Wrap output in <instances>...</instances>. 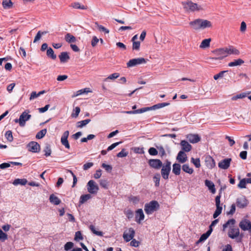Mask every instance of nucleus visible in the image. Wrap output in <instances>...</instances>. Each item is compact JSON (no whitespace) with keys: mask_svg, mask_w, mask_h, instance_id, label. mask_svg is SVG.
<instances>
[{"mask_svg":"<svg viewBox=\"0 0 251 251\" xmlns=\"http://www.w3.org/2000/svg\"><path fill=\"white\" fill-rule=\"evenodd\" d=\"M191 27L195 30H200L211 27L212 26L210 21L203 19H196L189 23Z\"/></svg>","mask_w":251,"mask_h":251,"instance_id":"nucleus-1","label":"nucleus"},{"mask_svg":"<svg viewBox=\"0 0 251 251\" xmlns=\"http://www.w3.org/2000/svg\"><path fill=\"white\" fill-rule=\"evenodd\" d=\"M215 55L214 57H209L208 59L210 60H222L227 56L226 48H220L216 50L213 51Z\"/></svg>","mask_w":251,"mask_h":251,"instance_id":"nucleus-2","label":"nucleus"},{"mask_svg":"<svg viewBox=\"0 0 251 251\" xmlns=\"http://www.w3.org/2000/svg\"><path fill=\"white\" fill-rule=\"evenodd\" d=\"M183 8L188 12H194L202 9L201 6L198 5L197 3L192 2L191 1H186L182 2Z\"/></svg>","mask_w":251,"mask_h":251,"instance_id":"nucleus-3","label":"nucleus"},{"mask_svg":"<svg viewBox=\"0 0 251 251\" xmlns=\"http://www.w3.org/2000/svg\"><path fill=\"white\" fill-rule=\"evenodd\" d=\"M159 205L157 201H152L145 205V211L147 214H151L154 211H156L159 208Z\"/></svg>","mask_w":251,"mask_h":251,"instance_id":"nucleus-4","label":"nucleus"},{"mask_svg":"<svg viewBox=\"0 0 251 251\" xmlns=\"http://www.w3.org/2000/svg\"><path fill=\"white\" fill-rule=\"evenodd\" d=\"M87 189L88 192L91 194H96L99 190V188L97 183L93 180H90L87 184Z\"/></svg>","mask_w":251,"mask_h":251,"instance_id":"nucleus-5","label":"nucleus"},{"mask_svg":"<svg viewBox=\"0 0 251 251\" xmlns=\"http://www.w3.org/2000/svg\"><path fill=\"white\" fill-rule=\"evenodd\" d=\"M147 62L145 58L141 57L130 59L127 63L128 68L133 67L140 64H145Z\"/></svg>","mask_w":251,"mask_h":251,"instance_id":"nucleus-6","label":"nucleus"},{"mask_svg":"<svg viewBox=\"0 0 251 251\" xmlns=\"http://www.w3.org/2000/svg\"><path fill=\"white\" fill-rule=\"evenodd\" d=\"M171 163L170 161H167L165 165L162 167L161 173L162 177L165 179L168 178L171 169Z\"/></svg>","mask_w":251,"mask_h":251,"instance_id":"nucleus-7","label":"nucleus"},{"mask_svg":"<svg viewBox=\"0 0 251 251\" xmlns=\"http://www.w3.org/2000/svg\"><path fill=\"white\" fill-rule=\"evenodd\" d=\"M239 227L244 231H249L251 233V222L248 219H243L239 224Z\"/></svg>","mask_w":251,"mask_h":251,"instance_id":"nucleus-8","label":"nucleus"},{"mask_svg":"<svg viewBox=\"0 0 251 251\" xmlns=\"http://www.w3.org/2000/svg\"><path fill=\"white\" fill-rule=\"evenodd\" d=\"M134 235L135 231L133 228L130 227L124 231L123 237L125 241L127 242L131 240L134 238Z\"/></svg>","mask_w":251,"mask_h":251,"instance_id":"nucleus-9","label":"nucleus"},{"mask_svg":"<svg viewBox=\"0 0 251 251\" xmlns=\"http://www.w3.org/2000/svg\"><path fill=\"white\" fill-rule=\"evenodd\" d=\"M29 111L27 112L26 111L23 112L20 116L19 121L20 126L24 127L25 125V122L29 120L31 117V115L28 114Z\"/></svg>","mask_w":251,"mask_h":251,"instance_id":"nucleus-10","label":"nucleus"},{"mask_svg":"<svg viewBox=\"0 0 251 251\" xmlns=\"http://www.w3.org/2000/svg\"><path fill=\"white\" fill-rule=\"evenodd\" d=\"M248 201L244 196L238 197L236 200L237 206L240 208H244L248 204Z\"/></svg>","mask_w":251,"mask_h":251,"instance_id":"nucleus-11","label":"nucleus"},{"mask_svg":"<svg viewBox=\"0 0 251 251\" xmlns=\"http://www.w3.org/2000/svg\"><path fill=\"white\" fill-rule=\"evenodd\" d=\"M27 150L28 151L32 152H37L40 151V146L39 144L36 142H30L27 145Z\"/></svg>","mask_w":251,"mask_h":251,"instance_id":"nucleus-12","label":"nucleus"},{"mask_svg":"<svg viewBox=\"0 0 251 251\" xmlns=\"http://www.w3.org/2000/svg\"><path fill=\"white\" fill-rule=\"evenodd\" d=\"M204 164L206 167L209 169H213L216 165L215 160L210 155H207L205 157Z\"/></svg>","mask_w":251,"mask_h":251,"instance_id":"nucleus-13","label":"nucleus"},{"mask_svg":"<svg viewBox=\"0 0 251 251\" xmlns=\"http://www.w3.org/2000/svg\"><path fill=\"white\" fill-rule=\"evenodd\" d=\"M150 166L155 169H159L162 166V163L159 159H152L149 161Z\"/></svg>","mask_w":251,"mask_h":251,"instance_id":"nucleus-14","label":"nucleus"},{"mask_svg":"<svg viewBox=\"0 0 251 251\" xmlns=\"http://www.w3.org/2000/svg\"><path fill=\"white\" fill-rule=\"evenodd\" d=\"M69 135V131L67 130L65 131L61 138V142L63 145H64L67 149H69L70 148V144L68 141V137Z\"/></svg>","mask_w":251,"mask_h":251,"instance_id":"nucleus-15","label":"nucleus"},{"mask_svg":"<svg viewBox=\"0 0 251 251\" xmlns=\"http://www.w3.org/2000/svg\"><path fill=\"white\" fill-rule=\"evenodd\" d=\"M240 235L239 229L237 227H233L229 229L228 232V236L231 239H235L238 237Z\"/></svg>","mask_w":251,"mask_h":251,"instance_id":"nucleus-16","label":"nucleus"},{"mask_svg":"<svg viewBox=\"0 0 251 251\" xmlns=\"http://www.w3.org/2000/svg\"><path fill=\"white\" fill-rule=\"evenodd\" d=\"M231 161V158L225 159L219 162L218 167L222 169H227L229 167Z\"/></svg>","mask_w":251,"mask_h":251,"instance_id":"nucleus-17","label":"nucleus"},{"mask_svg":"<svg viewBox=\"0 0 251 251\" xmlns=\"http://www.w3.org/2000/svg\"><path fill=\"white\" fill-rule=\"evenodd\" d=\"M187 139L192 144L199 142L201 140V137L198 134H189L186 136Z\"/></svg>","mask_w":251,"mask_h":251,"instance_id":"nucleus-18","label":"nucleus"},{"mask_svg":"<svg viewBox=\"0 0 251 251\" xmlns=\"http://www.w3.org/2000/svg\"><path fill=\"white\" fill-rule=\"evenodd\" d=\"M144 218L145 215L142 209H138L135 211V219L137 223L140 224Z\"/></svg>","mask_w":251,"mask_h":251,"instance_id":"nucleus-19","label":"nucleus"},{"mask_svg":"<svg viewBox=\"0 0 251 251\" xmlns=\"http://www.w3.org/2000/svg\"><path fill=\"white\" fill-rule=\"evenodd\" d=\"M226 49L227 56L231 54L238 55L240 54L239 50L232 46H229L226 47Z\"/></svg>","mask_w":251,"mask_h":251,"instance_id":"nucleus-20","label":"nucleus"},{"mask_svg":"<svg viewBox=\"0 0 251 251\" xmlns=\"http://www.w3.org/2000/svg\"><path fill=\"white\" fill-rule=\"evenodd\" d=\"M176 160L180 163H183L187 160V156L184 151H180L178 153Z\"/></svg>","mask_w":251,"mask_h":251,"instance_id":"nucleus-21","label":"nucleus"},{"mask_svg":"<svg viewBox=\"0 0 251 251\" xmlns=\"http://www.w3.org/2000/svg\"><path fill=\"white\" fill-rule=\"evenodd\" d=\"M180 144L182 147V151L189 152L192 149V146L185 140H182Z\"/></svg>","mask_w":251,"mask_h":251,"instance_id":"nucleus-22","label":"nucleus"},{"mask_svg":"<svg viewBox=\"0 0 251 251\" xmlns=\"http://www.w3.org/2000/svg\"><path fill=\"white\" fill-rule=\"evenodd\" d=\"M235 224V220L233 219H231L228 220L226 223L223 225V230L224 231L225 230V229L227 227H229V229H231L233 227H234V225Z\"/></svg>","mask_w":251,"mask_h":251,"instance_id":"nucleus-23","label":"nucleus"},{"mask_svg":"<svg viewBox=\"0 0 251 251\" xmlns=\"http://www.w3.org/2000/svg\"><path fill=\"white\" fill-rule=\"evenodd\" d=\"M58 57L61 63H66L70 58L69 53L67 52H61Z\"/></svg>","mask_w":251,"mask_h":251,"instance_id":"nucleus-24","label":"nucleus"},{"mask_svg":"<svg viewBox=\"0 0 251 251\" xmlns=\"http://www.w3.org/2000/svg\"><path fill=\"white\" fill-rule=\"evenodd\" d=\"M2 5L4 9H10L13 7V3L11 0H2Z\"/></svg>","mask_w":251,"mask_h":251,"instance_id":"nucleus-25","label":"nucleus"},{"mask_svg":"<svg viewBox=\"0 0 251 251\" xmlns=\"http://www.w3.org/2000/svg\"><path fill=\"white\" fill-rule=\"evenodd\" d=\"M205 184L208 188L212 193L214 194L216 192L214 184L210 180H205Z\"/></svg>","mask_w":251,"mask_h":251,"instance_id":"nucleus-26","label":"nucleus"},{"mask_svg":"<svg viewBox=\"0 0 251 251\" xmlns=\"http://www.w3.org/2000/svg\"><path fill=\"white\" fill-rule=\"evenodd\" d=\"M173 173L178 176L180 175L181 172V165L178 163H175L173 165Z\"/></svg>","mask_w":251,"mask_h":251,"instance_id":"nucleus-27","label":"nucleus"},{"mask_svg":"<svg viewBox=\"0 0 251 251\" xmlns=\"http://www.w3.org/2000/svg\"><path fill=\"white\" fill-rule=\"evenodd\" d=\"M49 200L54 205H58L61 202L60 200L53 194L50 195Z\"/></svg>","mask_w":251,"mask_h":251,"instance_id":"nucleus-28","label":"nucleus"},{"mask_svg":"<svg viewBox=\"0 0 251 251\" xmlns=\"http://www.w3.org/2000/svg\"><path fill=\"white\" fill-rule=\"evenodd\" d=\"M71 7L73 8L76 9H82V10H86L87 9V6H85L84 5H81L78 2H75L71 4Z\"/></svg>","mask_w":251,"mask_h":251,"instance_id":"nucleus-29","label":"nucleus"},{"mask_svg":"<svg viewBox=\"0 0 251 251\" xmlns=\"http://www.w3.org/2000/svg\"><path fill=\"white\" fill-rule=\"evenodd\" d=\"M170 105V103L168 102H163L160 103L153 105L152 106L149 107V110H155L157 109H159L162 107H164L166 106H168Z\"/></svg>","mask_w":251,"mask_h":251,"instance_id":"nucleus-30","label":"nucleus"},{"mask_svg":"<svg viewBox=\"0 0 251 251\" xmlns=\"http://www.w3.org/2000/svg\"><path fill=\"white\" fill-rule=\"evenodd\" d=\"M244 63V60L242 59H238L235 60L234 61L230 62L228 63V66L229 67H234L237 66H240Z\"/></svg>","mask_w":251,"mask_h":251,"instance_id":"nucleus-31","label":"nucleus"},{"mask_svg":"<svg viewBox=\"0 0 251 251\" xmlns=\"http://www.w3.org/2000/svg\"><path fill=\"white\" fill-rule=\"evenodd\" d=\"M182 169L183 171L190 175H191L194 173L193 169L190 167L189 164H185L183 165L182 166Z\"/></svg>","mask_w":251,"mask_h":251,"instance_id":"nucleus-32","label":"nucleus"},{"mask_svg":"<svg viewBox=\"0 0 251 251\" xmlns=\"http://www.w3.org/2000/svg\"><path fill=\"white\" fill-rule=\"evenodd\" d=\"M65 39L68 43H75L76 41L75 37L70 33H67L65 36Z\"/></svg>","mask_w":251,"mask_h":251,"instance_id":"nucleus-33","label":"nucleus"},{"mask_svg":"<svg viewBox=\"0 0 251 251\" xmlns=\"http://www.w3.org/2000/svg\"><path fill=\"white\" fill-rule=\"evenodd\" d=\"M211 39H205L201 42L200 47L201 49H205L208 48L210 46V43L211 42Z\"/></svg>","mask_w":251,"mask_h":251,"instance_id":"nucleus-34","label":"nucleus"},{"mask_svg":"<svg viewBox=\"0 0 251 251\" xmlns=\"http://www.w3.org/2000/svg\"><path fill=\"white\" fill-rule=\"evenodd\" d=\"M92 197L90 194L83 195L80 196L79 200V204H82L91 199Z\"/></svg>","mask_w":251,"mask_h":251,"instance_id":"nucleus-35","label":"nucleus"},{"mask_svg":"<svg viewBox=\"0 0 251 251\" xmlns=\"http://www.w3.org/2000/svg\"><path fill=\"white\" fill-rule=\"evenodd\" d=\"M91 122L90 119H86L83 121H79L76 123V127L78 128H82Z\"/></svg>","mask_w":251,"mask_h":251,"instance_id":"nucleus-36","label":"nucleus"},{"mask_svg":"<svg viewBox=\"0 0 251 251\" xmlns=\"http://www.w3.org/2000/svg\"><path fill=\"white\" fill-rule=\"evenodd\" d=\"M27 181L25 178H23V179L17 178L14 180V181L13 182V184L14 185H17L19 184H20L22 185H25L27 183Z\"/></svg>","mask_w":251,"mask_h":251,"instance_id":"nucleus-37","label":"nucleus"},{"mask_svg":"<svg viewBox=\"0 0 251 251\" xmlns=\"http://www.w3.org/2000/svg\"><path fill=\"white\" fill-rule=\"evenodd\" d=\"M191 162L193 163L197 168H199L201 166V161L199 158H195L194 157H192L191 158Z\"/></svg>","mask_w":251,"mask_h":251,"instance_id":"nucleus-38","label":"nucleus"},{"mask_svg":"<svg viewBox=\"0 0 251 251\" xmlns=\"http://www.w3.org/2000/svg\"><path fill=\"white\" fill-rule=\"evenodd\" d=\"M47 55L53 60L56 58V55L54 53V51L51 48H49L47 50Z\"/></svg>","mask_w":251,"mask_h":251,"instance_id":"nucleus-39","label":"nucleus"},{"mask_svg":"<svg viewBox=\"0 0 251 251\" xmlns=\"http://www.w3.org/2000/svg\"><path fill=\"white\" fill-rule=\"evenodd\" d=\"M48 33V31H39L37 33L35 37V38L34 39L33 42L36 43L38 41H39L40 38H41V36L43 35H45Z\"/></svg>","mask_w":251,"mask_h":251,"instance_id":"nucleus-40","label":"nucleus"},{"mask_svg":"<svg viewBox=\"0 0 251 251\" xmlns=\"http://www.w3.org/2000/svg\"><path fill=\"white\" fill-rule=\"evenodd\" d=\"M47 131V129L46 128L41 130L37 133L36 135V138L39 139L43 138L46 135Z\"/></svg>","mask_w":251,"mask_h":251,"instance_id":"nucleus-41","label":"nucleus"},{"mask_svg":"<svg viewBox=\"0 0 251 251\" xmlns=\"http://www.w3.org/2000/svg\"><path fill=\"white\" fill-rule=\"evenodd\" d=\"M124 213L128 219H130L133 217V212L130 209H125L124 210Z\"/></svg>","mask_w":251,"mask_h":251,"instance_id":"nucleus-42","label":"nucleus"},{"mask_svg":"<svg viewBox=\"0 0 251 251\" xmlns=\"http://www.w3.org/2000/svg\"><path fill=\"white\" fill-rule=\"evenodd\" d=\"M80 112V109L79 107H75L73 109V112L71 114V116L73 118H76L78 117L79 113Z\"/></svg>","mask_w":251,"mask_h":251,"instance_id":"nucleus-43","label":"nucleus"},{"mask_svg":"<svg viewBox=\"0 0 251 251\" xmlns=\"http://www.w3.org/2000/svg\"><path fill=\"white\" fill-rule=\"evenodd\" d=\"M246 93H243L240 94L236 95L232 97L231 100H236L239 99H243L245 98L247 96Z\"/></svg>","mask_w":251,"mask_h":251,"instance_id":"nucleus-44","label":"nucleus"},{"mask_svg":"<svg viewBox=\"0 0 251 251\" xmlns=\"http://www.w3.org/2000/svg\"><path fill=\"white\" fill-rule=\"evenodd\" d=\"M5 136L7 140L9 142H12L13 140L12 132L11 130L6 131L5 134Z\"/></svg>","mask_w":251,"mask_h":251,"instance_id":"nucleus-45","label":"nucleus"},{"mask_svg":"<svg viewBox=\"0 0 251 251\" xmlns=\"http://www.w3.org/2000/svg\"><path fill=\"white\" fill-rule=\"evenodd\" d=\"M100 186L104 189L108 188V182L106 179H100L99 181Z\"/></svg>","mask_w":251,"mask_h":251,"instance_id":"nucleus-46","label":"nucleus"},{"mask_svg":"<svg viewBox=\"0 0 251 251\" xmlns=\"http://www.w3.org/2000/svg\"><path fill=\"white\" fill-rule=\"evenodd\" d=\"M222 207L221 206H216V209L213 214V218H216L222 213Z\"/></svg>","mask_w":251,"mask_h":251,"instance_id":"nucleus-47","label":"nucleus"},{"mask_svg":"<svg viewBox=\"0 0 251 251\" xmlns=\"http://www.w3.org/2000/svg\"><path fill=\"white\" fill-rule=\"evenodd\" d=\"M160 178V176L159 174H156L154 176L153 179V181L155 183V186H159Z\"/></svg>","mask_w":251,"mask_h":251,"instance_id":"nucleus-48","label":"nucleus"},{"mask_svg":"<svg viewBox=\"0 0 251 251\" xmlns=\"http://www.w3.org/2000/svg\"><path fill=\"white\" fill-rule=\"evenodd\" d=\"M96 25H97V27L100 31H102L105 33L107 34L109 33V30L108 29L104 27L103 26L98 25L97 23H96Z\"/></svg>","mask_w":251,"mask_h":251,"instance_id":"nucleus-49","label":"nucleus"},{"mask_svg":"<svg viewBox=\"0 0 251 251\" xmlns=\"http://www.w3.org/2000/svg\"><path fill=\"white\" fill-rule=\"evenodd\" d=\"M90 229L93 232V233L98 236H102V232L96 230L94 226L91 225L90 226Z\"/></svg>","mask_w":251,"mask_h":251,"instance_id":"nucleus-50","label":"nucleus"},{"mask_svg":"<svg viewBox=\"0 0 251 251\" xmlns=\"http://www.w3.org/2000/svg\"><path fill=\"white\" fill-rule=\"evenodd\" d=\"M140 47V42L139 41H135L132 42V49L133 50H139Z\"/></svg>","mask_w":251,"mask_h":251,"instance_id":"nucleus-51","label":"nucleus"},{"mask_svg":"<svg viewBox=\"0 0 251 251\" xmlns=\"http://www.w3.org/2000/svg\"><path fill=\"white\" fill-rule=\"evenodd\" d=\"M74 246V243L72 242H68L64 245V250L66 251H68L71 249Z\"/></svg>","mask_w":251,"mask_h":251,"instance_id":"nucleus-52","label":"nucleus"},{"mask_svg":"<svg viewBox=\"0 0 251 251\" xmlns=\"http://www.w3.org/2000/svg\"><path fill=\"white\" fill-rule=\"evenodd\" d=\"M91 91L90 90L89 88H85L83 89H81L77 91L76 96H78L84 93H88L89 92H91Z\"/></svg>","mask_w":251,"mask_h":251,"instance_id":"nucleus-53","label":"nucleus"},{"mask_svg":"<svg viewBox=\"0 0 251 251\" xmlns=\"http://www.w3.org/2000/svg\"><path fill=\"white\" fill-rule=\"evenodd\" d=\"M6 239H7V235L0 228V240L1 241H4Z\"/></svg>","mask_w":251,"mask_h":251,"instance_id":"nucleus-54","label":"nucleus"},{"mask_svg":"<svg viewBox=\"0 0 251 251\" xmlns=\"http://www.w3.org/2000/svg\"><path fill=\"white\" fill-rule=\"evenodd\" d=\"M238 187L241 189L245 188L246 187L245 178H243L240 181L239 184H238Z\"/></svg>","mask_w":251,"mask_h":251,"instance_id":"nucleus-55","label":"nucleus"},{"mask_svg":"<svg viewBox=\"0 0 251 251\" xmlns=\"http://www.w3.org/2000/svg\"><path fill=\"white\" fill-rule=\"evenodd\" d=\"M127 154L128 153L125 151V149H123L117 154V156L118 157H124L126 156Z\"/></svg>","mask_w":251,"mask_h":251,"instance_id":"nucleus-56","label":"nucleus"},{"mask_svg":"<svg viewBox=\"0 0 251 251\" xmlns=\"http://www.w3.org/2000/svg\"><path fill=\"white\" fill-rule=\"evenodd\" d=\"M44 151L45 152V155L46 156H50V154H51V151L50 146H49V145L45 147Z\"/></svg>","mask_w":251,"mask_h":251,"instance_id":"nucleus-57","label":"nucleus"},{"mask_svg":"<svg viewBox=\"0 0 251 251\" xmlns=\"http://www.w3.org/2000/svg\"><path fill=\"white\" fill-rule=\"evenodd\" d=\"M149 153L151 155H156L158 154V151L156 149L151 147L149 149Z\"/></svg>","mask_w":251,"mask_h":251,"instance_id":"nucleus-58","label":"nucleus"},{"mask_svg":"<svg viewBox=\"0 0 251 251\" xmlns=\"http://www.w3.org/2000/svg\"><path fill=\"white\" fill-rule=\"evenodd\" d=\"M99 41V39H98L96 36H94L92 38V40L91 41V45L93 47H95L98 44Z\"/></svg>","mask_w":251,"mask_h":251,"instance_id":"nucleus-59","label":"nucleus"},{"mask_svg":"<svg viewBox=\"0 0 251 251\" xmlns=\"http://www.w3.org/2000/svg\"><path fill=\"white\" fill-rule=\"evenodd\" d=\"M120 76V75L119 73H114L110 75H109L106 79L105 80L109 79H115L119 77Z\"/></svg>","mask_w":251,"mask_h":251,"instance_id":"nucleus-60","label":"nucleus"},{"mask_svg":"<svg viewBox=\"0 0 251 251\" xmlns=\"http://www.w3.org/2000/svg\"><path fill=\"white\" fill-rule=\"evenodd\" d=\"M247 29V25L245 22L243 21L241 23L240 30L241 32H245Z\"/></svg>","mask_w":251,"mask_h":251,"instance_id":"nucleus-61","label":"nucleus"},{"mask_svg":"<svg viewBox=\"0 0 251 251\" xmlns=\"http://www.w3.org/2000/svg\"><path fill=\"white\" fill-rule=\"evenodd\" d=\"M101 176V170L99 169L96 171V173L94 174V177L95 179H99Z\"/></svg>","mask_w":251,"mask_h":251,"instance_id":"nucleus-62","label":"nucleus"},{"mask_svg":"<svg viewBox=\"0 0 251 251\" xmlns=\"http://www.w3.org/2000/svg\"><path fill=\"white\" fill-rule=\"evenodd\" d=\"M139 244H140V243L139 241H137L135 239H132L131 240V241L130 243V245L131 246L134 247H138Z\"/></svg>","mask_w":251,"mask_h":251,"instance_id":"nucleus-63","label":"nucleus"},{"mask_svg":"<svg viewBox=\"0 0 251 251\" xmlns=\"http://www.w3.org/2000/svg\"><path fill=\"white\" fill-rule=\"evenodd\" d=\"M92 162H88L83 165V169L84 170H87L93 166Z\"/></svg>","mask_w":251,"mask_h":251,"instance_id":"nucleus-64","label":"nucleus"}]
</instances>
